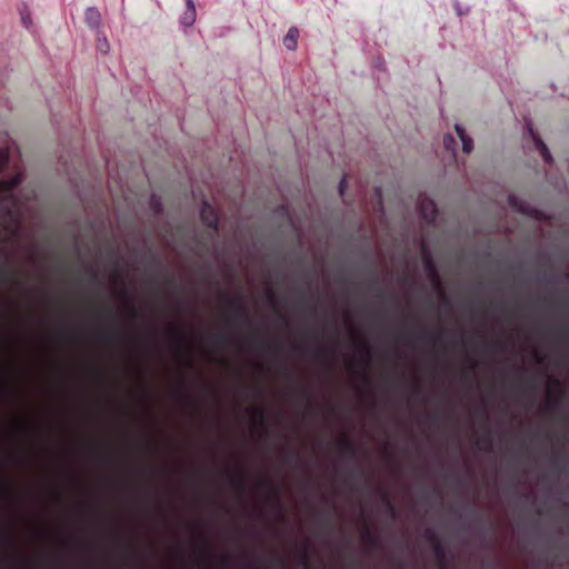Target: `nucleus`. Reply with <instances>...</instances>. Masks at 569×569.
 I'll use <instances>...</instances> for the list:
<instances>
[{
	"label": "nucleus",
	"mask_w": 569,
	"mask_h": 569,
	"mask_svg": "<svg viewBox=\"0 0 569 569\" xmlns=\"http://www.w3.org/2000/svg\"><path fill=\"white\" fill-rule=\"evenodd\" d=\"M21 182V173H17L10 179L0 180V218L7 220L19 218V199L14 194V190Z\"/></svg>",
	"instance_id": "obj_1"
},
{
	"label": "nucleus",
	"mask_w": 569,
	"mask_h": 569,
	"mask_svg": "<svg viewBox=\"0 0 569 569\" xmlns=\"http://www.w3.org/2000/svg\"><path fill=\"white\" fill-rule=\"evenodd\" d=\"M422 262H423V269H425L429 280L432 282L433 287L439 292L440 298L443 301L448 302V299L446 297L445 290H443L442 284H441L440 273H439V271H438V269L436 267V263H435L431 254L430 253H425Z\"/></svg>",
	"instance_id": "obj_2"
},
{
	"label": "nucleus",
	"mask_w": 569,
	"mask_h": 569,
	"mask_svg": "<svg viewBox=\"0 0 569 569\" xmlns=\"http://www.w3.org/2000/svg\"><path fill=\"white\" fill-rule=\"evenodd\" d=\"M228 308L229 315L228 320L231 323L243 322L246 325H251V319L244 309V307L236 299H228Z\"/></svg>",
	"instance_id": "obj_3"
},
{
	"label": "nucleus",
	"mask_w": 569,
	"mask_h": 569,
	"mask_svg": "<svg viewBox=\"0 0 569 569\" xmlns=\"http://www.w3.org/2000/svg\"><path fill=\"white\" fill-rule=\"evenodd\" d=\"M200 220L214 232L219 229V216L216 209L208 202L203 201L200 210Z\"/></svg>",
	"instance_id": "obj_4"
},
{
	"label": "nucleus",
	"mask_w": 569,
	"mask_h": 569,
	"mask_svg": "<svg viewBox=\"0 0 569 569\" xmlns=\"http://www.w3.org/2000/svg\"><path fill=\"white\" fill-rule=\"evenodd\" d=\"M418 209L420 212V216L422 219L429 223L432 224L437 220L438 217V209L437 204L432 199L429 198H422L420 199L418 203Z\"/></svg>",
	"instance_id": "obj_5"
},
{
	"label": "nucleus",
	"mask_w": 569,
	"mask_h": 569,
	"mask_svg": "<svg viewBox=\"0 0 569 569\" xmlns=\"http://www.w3.org/2000/svg\"><path fill=\"white\" fill-rule=\"evenodd\" d=\"M338 445L340 455L343 458L355 459L357 457V448L348 435H341Z\"/></svg>",
	"instance_id": "obj_6"
},
{
	"label": "nucleus",
	"mask_w": 569,
	"mask_h": 569,
	"mask_svg": "<svg viewBox=\"0 0 569 569\" xmlns=\"http://www.w3.org/2000/svg\"><path fill=\"white\" fill-rule=\"evenodd\" d=\"M231 482L234 487L236 492L243 497L247 492V480L243 473L241 472H232L230 473Z\"/></svg>",
	"instance_id": "obj_7"
},
{
	"label": "nucleus",
	"mask_w": 569,
	"mask_h": 569,
	"mask_svg": "<svg viewBox=\"0 0 569 569\" xmlns=\"http://www.w3.org/2000/svg\"><path fill=\"white\" fill-rule=\"evenodd\" d=\"M432 550L439 569H450L447 561V551L442 542L436 543Z\"/></svg>",
	"instance_id": "obj_8"
},
{
	"label": "nucleus",
	"mask_w": 569,
	"mask_h": 569,
	"mask_svg": "<svg viewBox=\"0 0 569 569\" xmlns=\"http://www.w3.org/2000/svg\"><path fill=\"white\" fill-rule=\"evenodd\" d=\"M455 130L462 142V150L465 153H470L473 149V140L466 133V130L460 124L455 126Z\"/></svg>",
	"instance_id": "obj_9"
},
{
	"label": "nucleus",
	"mask_w": 569,
	"mask_h": 569,
	"mask_svg": "<svg viewBox=\"0 0 569 569\" xmlns=\"http://www.w3.org/2000/svg\"><path fill=\"white\" fill-rule=\"evenodd\" d=\"M84 21L90 28H98L101 23V14L94 7H90L84 12Z\"/></svg>",
	"instance_id": "obj_10"
},
{
	"label": "nucleus",
	"mask_w": 569,
	"mask_h": 569,
	"mask_svg": "<svg viewBox=\"0 0 569 569\" xmlns=\"http://www.w3.org/2000/svg\"><path fill=\"white\" fill-rule=\"evenodd\" d=\"M187 10L181 17V23L190 27L196 20V7L192 0H186Z\"/></svg>",
	"instance_id": "obj_11"
},
{
	"label": "nucleus",
	"mask_w": 569,
	"mask_h": 569,
	"mask_svg": "<svg viewBox=\"0 0 569 569\" xmlns=\"http://www.w3.org/2000/svg\"><path fill=\"white\" fill-rule=\"evenodd\" d=\"M298 38L299 30L296 27H291L283 38L284 47L289 50H295L297 48Z\"/></svg>",
	"instance_id": "obj_12"
},
{
	"label": "nucleus",
	"mask_w": 569,
	"mask_h": 569,
	"mask_svg": "<svg viewBox=\"0 0 569 569\" xmlns=\"http://www.w3.org/2000/svg\"><path fill=\"white\" fill-rule=\"evenodd\" d=\"M17 283H18V279H17L16 273L11 269L3 267L0 270V284H17Z\"/></svg>",
	"instance_id": "obj_13"
},
{
	"label": "nucleus",
	"mask_w": 569,
	"mask_h": 569,
	"mask_svg": "<svg viewBox=\"0 0 569 569\" xmlns=\"http://www.w3.org/2000/svg\"><path fill=\"white\" fill-rule=\"evenodd\" d=\"M362 540L366 545L376 548L378 546V540L376 536L372 533L370 528L366 525L361 532Z\"/></svg>",
	"instance_id": "obj_14"
},
{
	"label": "nucleus",
	"mask_w": 569,
	"mask_h": 569,
	"mask_svg": "<svg viewBox=\"0 0 569 569\" xmlns=\"http://www.w3.org/2000/svg\"><path fill=\"white\" fill-rule=\"evenodd\" d=\"M120 296L123 297L126 300H129L128 290L123 282H121ZM127 310L131 318L136 319L138 317V311H137L134 305L131 303L130 301H128V303H127Z\"/></svg>",
	"instance_id": "obj_15"
},
{
	"label": "nucleus",
	"mask_w": 569,
	"mask_h": 569,
	"mask_svg": "<svg viewBox=\"0 0 569 569\" xmlns=\"http://www.w3.org/2000/svg\"><path fill=\"white\" fill-rule=\"evenodd\" d=\"M529 132L532 136L535 144H536L537 149L540 151L541 156L545 158L546 161H550L551 154H550L547 146L540 139L536 138L531 130H529Z\"/></svg>",
	"instance_id": "obj_16"
},
{
	"label": "nucleus",
	"mask_w": 569,
	"mask_h": 569,
	"mask_svg": "<svg viewBox=\"0 0 569 569\" xmlns=\"http://www.w3.org/2000/svg\"><path fill=\"white\" fill-rule=\"evenodd\" d=\"M443 147L446 150L451 152L452 158H456L457 141L452 134H445Z\"/></svg>",
	"instance_id": "obj_17"
},
{
	"label": "nucleus",
	"mask_w": 569,
	"mask_h": 569,
	"mask_svg": "<svg viewBox=\"0 0 569 569\" xmlns=\"http://www.w3.org/2000/svg\"><path fill=\"white\" fill-rule=\"evenodd\" d=\"M496 308H498V305L496 303L495 299H492V301H491L492 318H495ZM492 322H495V319H492ZM491 350H492V353H495V351L498 350V338L496 337V333H495V323H492Z\"/></svg>",
	"instance_id": "obj_18"
},
{
	"label": "nucleus",
	"mask_w": 569,
	"mask_h": 569,
	"mask_svg": "<svg viewBox=\"0 0 569 569\" xmlns=\"http://www.w3.org/2000/svg\"><path fill=\"white\" fill-rule=\"evenodd\" d=\"M209 340L216 348L223 347L229 342V338L226 335H212L210 336Z\"/></svg>",
	"instance_id": "obj_19"
},
{
	"label": "nucleus",
	"mask_w": 569,
	"mask_h": 569,
	"mask_svg": "<svg viewBox=\"0 0 569 569\" xmlns=\"http://www.w3.org/2000/svg\"><path fill=\"white\" fill-rule=\"evenodd\" d=\"M120 336L114 331H106L100 336V339L103 342L113 343L120 340Z\"/></svg>",
	"instance_id": "obj_20"
},
{
	"label": "nucleus",
	"mask_w": 569,
	"mask_h": 569,
	"mask_svg": "<svg viewBox=\"0 0 569 569\" xmlns=\"http://www.w3.org/2000/svg\"><path fill=\"white\" fill-rule=\"evenodd\" d=\"M425 538L431 545L432 548L436 546V543L437 545L441 543L438 535L432 529H427L425 531Z\"/></svg>",
	"instance_id": "obj_21"
},
{
	"label": "nucleus",
	"mask_w": 569,
	"mask_h": 569,
	"mask_svg": "<svg viewBox=\"0 0 569 569\" xmlns=\"http://www.w3.org/2000/svg\"><path fill=\"white\" fill-rule=\"evenodd\" d=\"M425 538L431 545L432 548L436 546V543L437 545L441 543L438 535L432 529H427L425 531Z\"/></svg>",
	"instance_id": "obj_22"
},
{
	"label": "nucleus",
	"mask_w": 569,
	"mask_h": 569,
	"mask_svg": "<svg viewBox=\"0 0 569 569\" xmlns=\"http://www.w3.org/2000/svg\"><path fill=\"white\" fill-rule=\"evenodd\" d=\"M300 561H301V565L303 566V569H312L310 556H309V552H308L306 546H303V549L301 551Z\"/></svg>",
	"instance_id": "obj_23"
},
{
	"label": "nucleus",
	"mask_w": 569,
	"mask_h": 569,
	"mask_svg": "<svg viewBox=\"0 0 569 569\" xmlns=\"http://www.w3.org/2000/svg\"><path fill=\"white\" fill-rule=\"evenodd\" d=\"M263 485L268 488L270 495L273 496L279 503L280 488L270 481H264Z\"/></svg>",
	"instance_id": "obj_24"
},
{
	"label": "nucleus",
	"mask_w": 569,
	"mask_h": 569,
	"mask_svg": "<svg viewBox=\"0 0 569 569\" xmlns=\"http://www.w3.org/2000/svg\"><path fill=\"white\" fill-rule=\"evenodd\" d=\"M382 501H383L388 512L391 515L392 518H395L396 517V508H395L393 503L391 502V500L389 499L387 493H383Z\"/></svg>",
	"instance_id": "obj_25"
},
{
	"label": "nucleus",
	"mask_w": 569,
	"mask_h": 569,
	"mask_svg": "<svg viewBox=\"0 0 569 569\" xmlns=\"http://www.w3.org/2000/svg\"><path fill=\"white\" fill-rule=\"evenodd\" d=\"M170 332L174 336V338H177V340L180 343H183L186 341V335L182 329L172 327V328H170Z\"/></svg>",
	"instance_id": "obj_26"
},
{
	"label": "nucleus",
	"mask_w": 569,
	"mask_h": 569,
	"mask_svg": "<svg viewBox=\"0 0 569 569\" xmlns=\"http://www.w3.org/2000/svg\"><path fill=\"white\" fill-rule=\"evenodd\" d=\"M428 341L433 346L438 348L446 349V345L442 341V338L440 336H432L428 337Z\"/></svg>",
	"instance_id": "obj_27"
},
{
	"label": "nucleus",
	"mask_w": 569,
	"mask_h": 569,
	"mask_svg": "<svg viewBox=\"0 0 569 569\" xmlns=\"http://www.w3.org/2000/svg\"><path fill=\"white\" fill-rule=\"evenodd\" d=\"M97 48L100 52L107 53L109 51V43L106 38H98Z\"/></svg>",
	"instance_id": "obj_28"
},
{
	"label": "nucleus",
	"mask_w": 569,
	"mask_h": 569,
	"mask_svg": "<svg viewBox=\"0 0 569 569\" xmlns=\"http://www.w3.org/2000/svg\"><path fill=\"white\" fill-rule=\"evenodd\" d=\"M358 345L362 349V353H363V357L366 359V362H368L369 359H370V347H369V345L365 340H359Z\"/></svg>",
	"instance_id": "obj_29"
},
{
	"label": "nucleus",
	"mask_w": 569,
	"mask_h": 569,
	"mask_svg": "<svg viewBox=\"0 0 569 569\" xmlns=\"http://www.w3.org/2000/svg\"><path fill=\"white\" fill-rule=\"evenodd\" d=\"M271 566L283 569L286 567V560L282 557H277L272 560V562H269L266 565V567H271Z\"/></svg>",
	"instance_id": "obj_30"
},
{
	"label": "nucleus",
	"mask_w": 569,
	"mask_h": 569,
	"mask_svg": "<svg viewBox=\"0 0 569 569\" xmlns=\"http://www.w3.org/2000/svg\"><path fill=\"white\" fill-rule=\"evenodd\" d=\"M8 152L4 149L0 148V172L4 169L8 163Z\"/></svg>",
	"instance_id": "obj_31"
},
{
	"label": "nucleus",
	"mask_w": 569,
	"mask_h": 569,
	"mask_svg": "<svg viewBox=\"0 0 569 569\" xmlns=\"http://www.w3.org/2000/svg\"><path fill=\"white\" fill-rule=\"evenodd\" d=\"M253 417L257 421H259V423L262 425L266 420L264 410L262 408L254 409Z\"/></svg>",
	"instance_id": "obj_32"
},
{
	"label": "nucleus",
	"mask_w": 569,
	"mask_h": 569,
	"mask_svg": "<svg viewBox=\"0 0 569 569\" xmlns=\"http://www.w3.org/2000/svg\"><path fill=\"white\" fill-rule=\"evenodd\" d=\"M266 295H267L269 302L272 306H274L276 305V292L271 288H268L266 291Z\"/></svg>",
	"instance_id": "obj_33"
},
{
	"label": "nucleus",
	"mask_w": 569,
	"mask_h": 569,
	"mask_svg": "<svg viewBox=\"0 0 569 569\" xmlns=\"http://www.w3.org/2000/svg\"><path fill=\"white\" fill-rule=\"evenodd\" d=\"M219 566L223 569H228L230 566V559L228 557H221L219 559Z\"/></svg>",
	"instance_id": "obj_34"
},
{
	"label": "nucleus",
	"mask_w": 569,
	"mask_h": 569,
	"mask_svg": "<svg viewBox=\"0 0 569 569\" xmlns=\"http://www.w3.org/2000/svg\"><path fill=\"white\" fill-rule=\"evenodd\" d=\"M88 274L90 277L91 282H98V272L96 270H88Z\"/></svg>",
	"instance_id": "obj_35"
},
{
	"label": "nucleus",
	"mask_w": 569,
	"mask_h": 569,
	"mask_svg": "<svg viewBox=\"0 0 569 569\" xmlns=\"http://www.w3.org/2000/svg\"><path fill=\"white\" fill-rule=\"evenodd\" d=\"M346 188H347V179L342 178L339 183V192L341 196L345 193Z\"/></svg>",
	"instance_id": "obj_36"
},
{
	"label": "nucleus",
	"mask_w": 569,
	"mask_h": 569,
	"mask_svg": "<svg viewBox=\"0 0 569 569\" xmlns=\"http://www.w3.org/2000/svg\"><path fill=\"white\" fill-rule=\"evenodd\" d=\"M497 378H496V375H495V371L492 372V382H491V393L492 396L496 393V390H497Z\"/></svg>",
	"instance_id": "obj_37"
},
{
	"label": "nucleus",
	"mask_w": 569,
	"mask_h": 569,
	"mask_svg": "<svg viewBox=\"0 0 569 569\" xmlns=\"http://www.w3.org/2000/svg\"><path fill=\"white\" fill-rule=\"evenodd\" d=\"M21 19H22V23H23V26H24L26 28H29V27H30V24H31L30 17H29V16H24V14L22 13Z\"/></svg>",
	"instance_id": "obj_38"
},
{
	"label": "nucleus",
	"mask_w": 569,
	"mask_h": 569,
	"mask_svg": "<svg viewBox=\"0 0 569 569\" xmlns=\"http://www.w3.org/2000/svg\"><path fill=\"white\" fill-rule=\"evenodd\" d=\"M293 458H295V459H298V456H297V455H292V453H290V455H287V456H286V460H287L288 462H289V461H291Z\"/></svg>",
	"instance_id": "obj_39"
},
{
	"label": "nucleus",
	"mask_w": 569,
	"mask_h": 569,
	"mask_svg": "<svg viewBox=\"0 0 569 569\" xmlns=\"http://www.w3.org/2000/svg\"><path fill=\"white\" fill-rule=\"evenodd\" d=\"M426 338H427V336H426L425 331H421L420 335L418 336V339H420V340H423Z\"/></svg>",
	"instance_id": "obj_40"
},
{
	"label": "nucleus",
	"mask_w": 569,
	"mask_h": 569,
	"mask_svg": "<svg viewBox=\"0 0 569 569\" xmlns=\"http://www.w3.org/2000/svg\"><path fill=\"white\" fill-rule=\"evenodd\" d=\"M317 353H318L319 356H323V355H326V353H327V350H326V349H319V350L317 351Z\"/></svg>",
	"instance_id": "obj_41"
},
{
	"label": "nucleus",
	"mask_w": 569,
	"mask_h": 569,
	"mask_svg": "<svg viewBox=\"0 0 569 569\" xmlns=\"http://www.w3.org/2000/svg\"><path fill=\"white\" fill-rule=\"evenodd\" d=\"M173 282H174V280H173V278H172V277H169V278L167 279V283L172 284Z\"/></svg>",
	"instance_id": "obj_42"
},
{
	"label": "nucleus",
	"mask_w": 569,
	"mask_h": 569,
	"mask_svg": "<svg viewBox=\"0 0 569 569\" xmlns=\"http://www.w3.org/2000/svg\"><path fill=\"white\" fill-rule=\"evenodd\" d=\"M415 391H416L417 393H420L421 388H420V386H419V385H418V386H416Z\"/></svg>",
	"instance_id": "obj_43"
},
{
	"label": "nucleus",
	"mask_w": 569,
	"mask_h": 569,
	"mask_svg": "<svg viewBox=\"0 0 569 569\" xmlns=\"http://www.w3.org/2000/svg\"><path fill=\"white\" fill-rule=\"evenodd\" d=\"M192 366H193V365H192V362H191V361H188V367H189V368H192Z\"/></svg>",
	"instance_id": "obj_44"
},
{
	"label": "nucleus",
	"mask_w": 569,
	"mask_h": 569,
	"mask_svg": "<svg viewBox=\"0 0 569 569\" xmlns=\"http://www.w3.org/2000/svg\"><path fill=\"white\" fill-rule=\"evenodd\" d=\"M356 566H358V562H352L351 563V567H356Z\"/></svg>",
	"instance_id": "obj_45"
},
{
	"label": "nucleus",
	"mask_w": 569,
	"mask_h": 569,
	"mask_svg": "<svg viewBox=\"0 0 569 569\" xmlns=\"http://www.w3.org/2000/svg\"><path fill=\"white\" fill-rule=\"evenodd\" d=\"M372 281L373 283H377V277H373Z\"/></svg>",
	"instance_id": "obj_46"
}]
</instances>
